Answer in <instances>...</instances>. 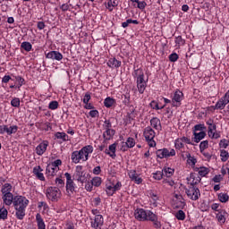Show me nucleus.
Returning <instances> with one entry per match:
<instances>
[{
  "label": "nucleus",
  "instance_id": "f257e3e1",
  "mask_svg": "<svg viewBox=\"0 0 229 229\" xmlns=\"http://www.w3.org/2000/svg\"><path fill=\"white\" fill-rule=\"evenodd\" d=\"M134 217L137 221H151L154 228H162V224L158 221V216L151 210L137 208L134 211Z\"/></svg>",
  "mask_w": 229,
  "mask_h": 229
},
{
  "label": "nucleus",
  "instance_id": "f03ea898",
  "mask_svg": "<svg viewBox=\"0 0 229 229\" xmlns=\"http://www.w3.org/2000/svg\"><path fill=\"white\" fill-rule=\"evenodd\" d=\"M94 152V147L88 145L83 147L81 150H75L72 153L71 159L73 164H80V162H87L89 155Z\"/></svg>",
  "mask_w": 229,
  "mask_h": 229
},
{
  "label": "nucleus",
  "instance_id": "7ed1b4c3",
  "mask_svg": "<svg viewBox=\"0 0 229 229\" xmlns=\"http://www.w3.org/2000/svg\"><path fill=\"white\" fill-rule=\"evenodd\" d=\"M28 203L30 200L23 196H15L13 201V205L16 210V217L17 219L22 220L24 219V216H26V208L28 207Z\"/></svg>",
  "mask_w": 229,
  "mask_h": 229
},
{
  "label": "nucleus",
  "instance_id": "20e7f679",
  "mask_svg": "<svg viewBox=\"0 0 229 229\" xmlns=\"http://www.w3.org/2000/svg\"><path fill=\"white\" fill-rule=\"evenodd\" d=\"M46 196L50 201L56 202L62 198V191L60 188L50 186L47 189Z\"/></svg>",
  "mask_w": 229,
  "mask_h": 229
},
{
  "label": "nucleus",
  "instance_id": "39448f33",
  "mask_svg": "<svg viewBox=\"0 0 229 229\" xmlns=\"http://www.w3.org/2000/svg\"><path fill=\"white\" fill-rule=\"evenodd\" d=\"M143 135L150 148H155V146H157V142L155 141V135H157V133L153 128L150 126L146 127L144 129Z\"/></svg>",
  "mask_w": 229,
  "mask_h": 229
},
{
  "label": "nucleus",
  "instance_id": "423d86ee",
  "mask_svg": "<svg viewBox=\"0 0 229 229\" xmlns=\"http://www.w3.org/2000/svg\"><path fill=\"white\" fill-rule=\"evenodd\" d=\"M185 193L187 197L192 201H198V199H199V196H201L199 189L196 186L189 187V189L185 190Z\"/></svg>",
  "mask_w": 229,
  "mask_h": 229
},
{
  "label": "nucleus",
  "instance_id": "0eeeda50",
  "mask_svg": "<svg viewBox=\"0 0 229 229\" xmlns=\"http://www.w3.org/2000/svg\"><path fill=\"white\" fill-rule=\"evenodd\" d=\"M156 155L157 158H169L170 157L176 156V150L174 148L167 149V148H161L157 150Z\"/></svg>",
  "mask_w": 229,
  "mask_h": 229
},
{
  "label": "nucleus",
  "instance_id": "6e6552de",
  "mask_svg": "<svg viewBox=\"0 0 229 229\" xmlns=\"http://www.w3.org/2000/svg\"><path fill=\"white\" fill-rule=\"evenodd\" d=\"M73 180H77L81 183H85L87 182V177H85V172H83V166H76L75 173L73 174Z\"/></svg>",
  "mask_w": 229,
  "mask_h": 229
},
{
  "label": "nucleus",
  "instance_id": "1a4fd4ad",
  "mask_svg": "<svg viewBox=\"0 0 229 229\" xmlns=\"http://www.w3.org/2000/svg\"><path fill=\"white\" fill-rule=\"evenodd\" d=\"M183 101V93L181 90H176L172 98V106H181Z\"/></svg>",
  "mask_w": 229,
  "mask_h": 229
},
{
  "label": "nucleus",
  "instance_id": "9d476101",
  "mask_svg": "<svg viewBox=\"0 0 229 229\" xmlns=\"http://www.w3.org/2000/svg\"><path fill=\"white\" fill-rule=\"evenodd\" d=\"M105 223V220L103 218V215H97L95 216L94 219L91 220V228L94 229H101V226H103Z\"/></svg>",
  "mask_w": 229,
  "mask_h": 229
},
{
  "label": "nucleus",
  "instance_id": "9b49d317",
  "mask_svg": "<svg viewBox=\"0 0 229 229\" xmlns=\"http://www.w3.org/2000/svg\"><path fill=\"white\" fill-rule=\"evenodd\" d=\"M132 76L136 80L137 84L148 83V81L144 80V71L140 68L134 70Z\"/></svg>",
  "mask_w": 229,
  "mask_h": 229
},
{
  "label": "nucleus",
  "instance_id": "f8f14e48",
  "mask_svg": "<svg viewBox=\"0 0 229 229\" xmlns=\"http://www.w3.org/2000/svg\"><path fill=\"white\" fill-rule=\"evenodd\" d=\"M46 58H48L49 60H54L55 62H60L64 59V55L58 51H50L47 54H46Z\"/></svg>",
  "mask_w": 229,
  "mask_h": 229
},
{
  "label": "nucleus",
  "instance_id": "ddd939ff",
  "mask_svg": "<svg viewBox=\"0 0 229 229\" xmlns=\"http://www.w3.org/2000/svg\"><path fill=\"white\" fill-rule=\"evenodd\" d=\"M128 176L131 182H134V183H137V185H140V183H142V177L137 174L136 170H130L128 172Z\"/></svg>",
  "mask_w": 229,
  "mask_h": 229
},
{
  "label": "nucleus",
  "instance_id": "4468645a",
  "mask_svg": "<svg viewBox=\"0 0 229 229\" xmlns=\"http://www.w3.org/2000/svg\"><path fill=\"white\" fill-rule=\"evenodd\" d=\"M47 146H49V141L47 140H43L41 143H39L36 147L37 155H38L39 157H42V155L45 154L46 151H47Z\"/></svg>",
  "mask_w": 229,
  "mask_h": 229
},
{
  "label": "nucleus",
  "instance_id": "2eb2a0df",
  "mask_svg": "<svg viewBox=\"0 0 229 229\" xmlns=\"http://www.w3.org/2000/svg\"><path fill=\"white\" fill-rule=\"evenodd\" d=\"M42 171L44 170L42 169V167H40V165L33 168V173L36 175L37 179L40 180L41 182H45L46 177H44V174H42Z\"/></svg>",
  "mask_w": 229,
  "mask_h": 229
},
{
  "label": "nucleus",
  "instance_id": "dca6fc26",
  "mask_svg": "<svg viewBox=\"0 0 229 229\" xmlns=\"http://www.w3.org/2000/svg\"><path fill=\"white\" fill-rule=\"evenodd\" d=\"M108 67H111V69H119L121 67L122 63L121 61L117 60L115 57L110 58L107 62Z\"/></svg>",
  "mask_w": 229,
  "mask_h": 229
},
{
  "label": "nucleus",
  "instance_id": "f3484780",
  "mask_svg": "<svg viewBox=\"0 0 229 229\" xmlns=\"http://www.w3.org/2000/svg\"><path fill=\"white\" fill-rule=\"evenodd\" d=\"M117 148V143H113L112 145L109 146L108 148L105 150L106 155H109L111 158H115V149Z\"/></svg>",
  "mask_w": 229,
  "mask_h": 229
},
{
  "label": "nucleus",
  "instance_id": "a211bd4d",
  "mask_svg": "<svg viewBox=\"0 0 229 229\" xmlns=\"http://www.w3.org/2000/svg\"><path fill=\"white\" fill-rule=\"evenodd\" d=\"M66 192L68 196H72V194L76 192V183H74V181H72L71 182H66Z\"/></svg>",
  "mask_w": 229,
  "mask_h": 229
},
{
  "label": "nucleus",
  "instance_id": "6ab92c4d",
  "mask_svg": "<svg viewBox=\"0 0 229 229\" xmlns=\"http://www.w3.org/2000/svg\"><path fill=\"white\" fill-rule=\"evenodd\" d=\"M114 135H115V130L108 129L103 132V139L104 140H112V139H114Z\"/></svg>",
  "mask_w": 229,
  "mask_h": 229
},
{
  "label": "nucleus",
  "instance_id": "aec40b11",
  "mask_svg": "<svg viewBox=\"0 0 229 229\" xmlns=\"http://www.w3.org/2000/svg\"><path fill=\"white\" fill-rule=\"evenodd\" d=\"M229 102H226V99H225L223 97L216 102V104L214 106V110H223L225 109V106L228 105Z\"/></svg>",
  "mask_w": 229,
  "mask_h": 229
},
{
  "label": "nucleus",
  "instance_id": "412c9836",
  "mask_svg": "<svg viewBox=\"0 0 229 229\" xmlns=\"http://www.w3.org/2000/svg\"><path fill=\"white\" fill-rule=\"evenodd\" d=\"M189 181L191 182V187H196L201 182V177L196 174H191Z\"/></svg>",
  "mask_w": 229,
  "mask_h": 229
},
{
  "label": "nucleus",
  "instance_id": "4be33fe9",
  "mask_svg": "<svg viewBox=\"0 0 229 229\" xmlns=\"http://www.w3.org/2000/svg\"><path fill=\"white\" fill-rule=\"evenodd\" d=\"M193 135H194L193 140L198 144L199 142H201V140H203L205 137H207V132L205 131L193 132Z\"/></svg>",
  "mask_w": 229,
  "mask_h": 229
},
{
  "label": "nucleus",
  "instance_id": "5701e85b",
  "mask_svg": "<svg viewBox=\"0 0 229 229\" xmlns=\"http://www.w3.org/2000/svg\"><path fill=\"white\" fill-rule=\"evenodd\" d=\"M36 222L38 229H46V223L39 213L36 215Z\"/></svg>",
  "mask_w": 229,
  "mask_h": 229
},
{
  "label": "nucleus",
  "instance_id": "b1692460",
  "mask_svg": "<svg viewBox=\"0 0 229 229\" xmlns=\"http://www.w3.org/2000/svg\"><path fill=\"white\" fill-rule=\"evenodd\" d=\"M3 199H4V205H7L8 207H10V205H12V203H13V199H14L13 194L7 193L3 196Z\"/></svg>",
  "mask_w": 229,
  "mask_h": 229
},
{
  "label": "nucleus",
  "instance_id": "393cba45",
  "mask_svg": "<svg viewBox=\"0 0 229 229\" xmlns=\"http://www.w3.org/2000/svg\"><path fill=\"white\" fill-rule=\"evenodd\" d=\"M58 170L51 165H47L46 174L47 176H56Z\"/></svg>",
  "mask_w": 229,
  "mask_h": 229
},
{
  "label": "nucleus",
  "instance_id": "a878e982",
  "mask_svg": "<svg viewBox=\"0 0 229 229\" xmlns=\"http://www.w3.org/2000/svg\"><path fill=\"white\" fill-rule=\"evenodd\" d=\"M225 216H226V211L220 210L216 214V219H217L218 223H220L221 225H225V223H226Z\"/></svg>",
  "mask_w": 229,
  "mask_h": 229
},
{
  "label": "nucleus",
  "instance_id": "bb28decb",
  "mask_svg": "<svg viewBox=\"0 0 229 229\" xmlns=\"http://www.w3.org/2000/svg\"><path fill=\"white\" fill-rule=\"evenodd\" d=\"M119 6V0H108L106 8L109 10V12H114V8Z\"/></svg>",
  "mask_w": 229,
  "mask_h": 229
},
{
  "label": "nucleus",
  "instance_id": "cd10ccee",
  "mask_svg": "<svg viewBox=\"0 0 229 229\" xmlns=\"http://www.w3.org/2000/svg\"><path fill=\"white\" fill-rule=\"evenodd\" d=\"M150 126H152V128H154L155 130H158V127L161 130L162 129V123H160V119H158L157 117H153L150 120Z\"/></svg>",
  "mask_w": 229,
  "mask_h": 229
},
{
  "label": "nucleus",
  "instance_id": "c85d7f7f",
  "mask_svg": "<svg viewBox=\"0 0 229 229\" xmlns=\"http://www.w3.org/2000/svg\"><path fill=\"white\" fill-rule=\"evenodd\" d=\"M162 171H163V176H166V178H171V176L174 174V169L171 167H164Z\"/></svg>",
  "mask_w": 229,
  "mask_h": 229
},
{
  "label": "nucleus",
  "instance_id": "c756f323",
  "mask_svg": "<svg viewBox=\"0 0 229 229\" xmlns=\"http://www.w3.org/2000/svg\"><path fill=\"white\" fill-rule=\"evenodd\" d=\"M55 137V139L63 140V142H67V140H69V135H67L65 132H56Z\"/></svg>",
  "mask_w": 229,
  "mask_h": 229
},
{
  "label": "nucleus",
  "instance_id": "7c9ffc66",
  "mask_svg": "<svg viewBox=\"0 0 229 229\" xmlns=\"http://www.w3.org/2000/svg\"><path fill=\"white\" fill-rule=\"evenodd\" d=\"M1 191L4 196L6 194H12V184L5 183L3 185Z\"/></svg>",
  "mask_w": 229,
  "mask_h": 229
},
{
  "label": "nucleus",
  "instance_id": "2f4dec72",
  "mask_svg": "<svg viewBox=\"0 0 229 229\" xmlns=\"http://www.w3.org/2000/svg\"><path fill=\"white\" fill-rule=\"evenodd\" d=\"M115 103V99L107 97L105 100H104V106H106V108H112V106H114V104Z\"/></svg>",
  "mask_w": 229,
  "mask_h": 229
},
{
  "label": "nucleus",
  "instance_id": "473e14b6",
  "mask_svg": "<svg viewBox=\"0 0 229 229\" xmlns=\"http://www.w3.org/2000/svg\"><path fill=\"white\" fill-rule=\"evenodd\" d=\"M123 148H133L135 146V140L133 138H128L126 142H122Z\"/></svg>",
  "mask_w": 229,
  "mask_h": 229
},
{
  "label": "nucleus",
  "instance_id": "72a5a7b5",
  "mask_svg": "<svg viewBox=\"0 0 229 229\" xmlns=\"http://www.w3.org/2000/svg\"><path fill=\"white\" fill-rule=\"evenodd\" d=\"M21 47L22 49H24L25 51H27V53H30V51H31L33 46L31 45V43H30L28 41H24L21 43Z\"/></svg>",
  "mask_w": 229,
  "mask_h": 229
},
{
  "label": "nucleus",
  "instance_id": "f704fd0d",
  "mask_svg": "<svg viewBox=\"0 0 229 229\" xmlns=\"http://www.w3.org/2000/svg\"><path fill=\"white\" fill-rule=\"evenodd\" d=\"M130 24H139V21L128 19L122 23V28H128Z\"/></svg>",
  "mask_w": 229,
  "mask_h": 229
},
{
  "label": "nucleus",
  "instance_id": "c9c22d12",
  "mask_svg": "<svg viewBox=\"0 0 229 229\" xmlns=\"http://www.w3.org/2000/svg\"><path fill=\"white\" fill-rule=\"evenodd\" d=\"M0 219H3V221H5V219H8V209L2 208H0Z\"/></svg>",
  "mask_w": 229,
  "mask_h": 229
},
{
  "label": "nucleus",
  "instance_id": "e433bc0d",
  "mask_svg": "<svg viewBox=\"0 0 229 229\" xmlns=\"http://www.w3.org/2000/svg\"><path fill=\"white\" fill-rule=\"evenodd\" d=\"M220 157H221V161L222 162H226L229 158V153L228 151L225 149L220 150Z\"/></svg>",
  "mask_w": 229,
  "mask_h": 229
},
{
  "label": "nucleus",
  "instance_id": "4c0bfd02",
  "mask_svg": "<svg viewBox=\"0 0 229 229\" xmlns=\"http://www.w3.org/2000/svg\"><path fill=\"white\" fill-rule=\"evenodd\" d=\"M218 199L221 201V203H226L229 199L228 193H219Z\"/></svg>",
  "mask_w": 229,
  "mask_h": 229
},
{
  "label": "nucleus",
  "instance_id": "58836bf2",
  "mask_svg": "<svg viewBox=\"0 0 229 229\" xmlns=\"http://www.w3.org/2000/svg\"><path fill=\"white\" fill-rule=\"evenodd\" d=\"M204 130H207V127L205 126V124H196L193 127V133H196V131H205Z\"/></svg>",
  "mask_w": 229,
  "mask_h": 229
},
{
  "label": "nucleus",
  "instance_id": "ea45409f",
  "mask_svg": "<svg viewBox=\"0 0 229 229\" xmlns=\"http://www.w3.org/2000/svg\"><path fill=\"white\" fill-rule=\"evenodd\" d=\"M147 87H148V82L137 84V89L140 94H144V90H146Z\"/></svg>",
  "mask_w": 229,
  "mask_h": 229
},
{
  "label": "nucleus",
  "instance_id": "a19ab883",
  "mask_svg": "<svg viewBox=\"0 0 229 229\" xmlns=\"http://www.w3.org/2000/svg\"><path fill=\"white\" fill-rule=\"evenodd\" d=\"M184 144L183 141L182 140V139H177L174 140V148L175 149H182V148H184Z\"/></svg>",
  "mask_w": 229,
  "mask_h": 229
},
{
  "label": "nucleus",
  "instance_id": "79ce46f5",
  "mask_svg": "<svg viewBox=\"0 0 229 229\" xmlns=\"http://www.w3.org/2000/svg\"><path fill=\"white\" fill-rule=\"evenodd\" d=\"M18 130H19V127L17 125H13L10 127L7 126V135H12L13 133H17Z\"/></svg>",
  "mask_w": 229,
  "mask_h": 229
},
{
  "label": "nucleus",
  "instance_id": "37998d69",
  "mask_svg": "<svg viewBox=\"0 0 229 229\" xmlns=\"http://www.w3.org/2000/svg\"><path fill=\"white\" fill-rule=\"evenodd\" d=\"M186 157L188 158V164H191V165H196L198 160L194 157L191 156V153H187Z\"/></svg>",
  "mask_w": 229,
  "mask_h": 229
},
{
  "label": "nucleus",
  "instance_id": "c03bdc74",
  "mask_svg": "<svg viewBox=\"0 0 229 229\" xmlns=\"http://www.w3.org/2000/svg\"><path fill=\"white\" fill-rule=\"evenodd\" d=\"M208 173H210V170L208 167L201 166L199 168V176H205L206 174H208Z\"/></svg>",
  "mask_w": 229,
  "mask_h": 229
},
{
  "label": "nucleus",
  "instance_id": "a18cd8bd",
  "mask_svg": "<svg viewBox=\"0 0 229 229\" xmlns=\"http://www.w3.org/2000/svg\"><path fill=\"white\" fill-rule=\"evenodd\" d=\"M106 192L107 196H114V194L115 193V189L112 185H107L106 187Z\"/></svg>",
  "mask_w": 229,
  "mask_h": 229
},
{
  "label": "nucleus",
  "instance_id": "49530a36",
  "mask_svg": "<svg viewBox=\"0 0 229 229\" xmlns=\"http://www.w3.org/2000/svg\"><path fill=\"white\" fill-rule=\"evenodd\" d=\"M175 217H176V219H178V221H184L185 220V212H183V210H179L175 214Z\"/></svg>",
  "mask_w": 229,
  "mask_h": 229
},
{
  "label": "nucleus",
  "instance_id": "de8ad7c7",
  "mask_svg": "<svg viewBox=\"0 0 229 229\" xmlns=\"http://www.w3.org/2000/svg\"><path fill=\"white\" fill-rule=\"evenodd\" d=\"M12 106L14 108H19L21 106V99L19 98H14L11 101Z\"/></svg>",
  "mask_w": 229,
  "mask_h": 229
},
{
  "label": "nucleus",
  "instance_id": "09e8293b",
  "mask_svg": "<svg viewBox=\"0 0 229 229\" xmlns=\"http://www.w3.org/2000/svg\"><path fill=\"white\" fill-rule=\"evenodd\" d=\"M16 81H18V85L16 86V89H21L24 85V78L21 76H14Z\"/></svg>",
  "mask_w": 229,
  "mask_h": 229
},
{
  "label": "nucleus",
  "instance_id": "8fccbe9b",
  "mask_svg": "<svg viewBox=\"0 0 229 229\" xmlns=\"http://www.w3.org/2000/svg\"><path fill=\"white\" fill-rule=\"evenodd\" d=\"M164 178V172L163 171H157L153 174L154 180H162Z\"/></svg>",
  "mask_w": 229,
  "mask_h": 229
},
{
  "label": "nucleus",
  "instance_id": "3c124183",
  "mask_svg": "<svg viewBox=\"0 0 229 229\" xmlns=\"http://www.w3.org/2000/svg\"><path fill=\"white\" fill-rule=\"evenodd\" d=\"M91 183L93 187H99V185H101V177H94L91 180Z\"/></svg>",
  "mask_w": 229,
  "mask_h": 229
},
{
  "label": "nucleus",
  "instance_id": "603ef678",
  "mask_svg": "<svg viewBox=\"0 0 229 229\" xmlns=\"http://www.w3.org/2000/svg\"><path fill=\"white\" fill-rule=\"evenodd\" d=\"M207 148H208V140L201 141L199 144L200 153H203V151H205V149H207Z\"/></svg>",
  "mask_w": 229,
  "mask_h": 229
},
{
  "label": "nucleus",
  "instance_id": "864d4df0",
  "mask_svg": "<svg viewBox=\"0 0 229 229\" xmlns=\"http://www.w3.org/2000/svg\"><path fill=\"white\" fill-rule=\"evenodd\" d=\"M55 183L57 185V189H63V187H65V182L61 178L55 179Z\"/></svg>",
  "mask_w": 229,
  "mask_h": 229
},
{
  "label": "nucleus",
  "instance_id": "5fc2aeb1",
  "mask_svg": "<svg viewBox=\"0 0 229 229\" xmlns=\"http://www.w3.org/2000/svg\"><path fill=\"white\" fill-rule=\"evenodd\" d=\"M174 41H175V44L179 47L185 45V39H183V38H182V36L176 37Z\"/></svg>",
  "mask_w": 229,
  "mask_h": 229
},
{
  "label": "nucleus",
  "instance_id": "6e6d98bb",
  "mask_svg": "<svg viewBox=\"0 0 229 229\" xmlns=\"http://www.w3.org/2000/svg\"><path fill=\"white\" fill-rule=\"evenodd\" d=\"M150 106L154 109V110H162L164 108H165V105L162 106V107H160L158 106V103H157L156 101H152L150 103Z\"/></svg>",
  "mask_w": 229,
  "mask_h": 229
},
{
  "label": "nucleus",
  "instance_id": "4d7b16f0",
  "mask_svg": "<svg viewBox=\"0 0 229 229\" xmlns=\"http://www.w3.org/2000/svg\"><path fill=\"white\" fill-rule=\"evenodd\" d=\"M48 108L49 110H56V108H58V101H51L48 105Z\"/></svg>",
  "mask_w": 229,
  "mask_h": 229
},
{
  "label": "nucleus",
  "instance_id": "13d9d810",
  "mask_svg": "<svg viewBox=\"0 0 229 229\" xmlns=\"http://www.w3.org/2000/svg\"><path fill=\"white\" fill-rule=\"evenodd\" d=\"M216 126L215 123H211V125L208 126V137H212V133L216 131Z\"/></svg>",
  "mask_w": 229,
  "mask_h": 229
},
{
  "label": "nucleus",
  "instance_id": "bf43d9fd",
  "mask_svg": "<svg viewBox=\"0 0 229 229\" xmlns=\"http://www.w3.org/2000/svg\"><path fill=\"white\" fill-rule=\"evenodd\" d=\"M62 164L61 159H56L55 161L52 162L50 165H53L57 171H60L59 165Z\"/></svg>",
  "mask_w": 229,
  "mask_h": 229
},
{
  "label": "nucleus",
  "instance_id": "052dcab7",
  "mask_svg": "<svg viewBox=\"0 0 229 229\" xmlns=\"http://www.w3.org/2000/svg\"><path fill=\"white\" fill-rule=\"evenodd\" d=\"M105 130H112V122L110 120H106L103 124Z\"/></svg>",
  "mask_w": 229,
  "mask_h": 229
},
{
  "label": "nucleus",
  "instance_id": "680f3d73",
  "mask_svg": "<svg viewBox=\"0 0 229 229\" xmlns=\"http://www.w3.org/2000/svg\"><path fill=\"white\" fill-rule=\"evenodd\" d=\"M219 146L220 148H224V149H226V148H228V140H226L225 139L221 140L219 142Z\"/></svg>",
  "mask_w": 229,
  "mask_h": 229
},
{
  "label": "nucleus",
  "instance_id": "e2e57ef3",
  "mask_svg": "<svg viewBox=\"0 0 229 229\" xmlns=\"http://www.w3.org/2000/svg\"><path fill=\"white\" fill-rule=\"evenodd\" d=\"M93 187H94V184H92V182H88L85 184V189H86V191H88V192H92Z\"/></svg>",
  "mask_w": 229,
  "mask_h": 229
},
{
  "label": "nucleus",
  "instance_id": "0e129e2a",
  "mask_svg": "<svg viewBox=\"0 0 229 229\" xmlns=\"http://www.w3.org/2000/svg\"><path fill=\"white\" fill-rule=\"evenodd\" d=\"M146 6H148V4H146V2H144V1L138 2L137 8H139L140 10H144V8H146Z\"/></svg>",
  "mask_w": 229,
  "mask_h": 229
},
{
  "label": "nucleus",
  "instance_id": "69168bd1",
  "mask_svg": "<svg viewBox=\"0 0 229 229\" xmlns=\"http://www.w3.org/2000/svg\"><path fill=\"white\" fill-rule=\"evenodd\" d=\"M122 98H124V99L123 101V105H125V106L130 105V94L123 95V96H122Z\"/></svg>",
  "mask_w": 229,
  "mask_h": 229
},
{
  "label": "nucleus",
  "instance_id": "338daca9",
  "mask_svg": "<svg viewBox=\"0 0 229 229\" xmlns=\"http://www.w3.org/2000/svg\"><path fill=\"white\" fill-rule=\"evenodd\" d=\"M170 62H176L178 60V54L173 53L169 55Z\"/></svg>",
  "mask_w": 229,
  "mask_h": 229
},
{
  "label": "nucleus",
  "instance_id": "774afa93",
  "mask_svg": "<svg viewBox=\"0 0 229 229\" xmlns=\"http://www.w3.org/2000/svg\"><path fill=\"white\" fill-rule=\"evenodd\" d=\"M221 180H223V175H221V174H216L213 178V182H215V183L221 182Z\"/></svg>",
  "mask_w": 229,
  "mask_h": 229
}]
</instances>
